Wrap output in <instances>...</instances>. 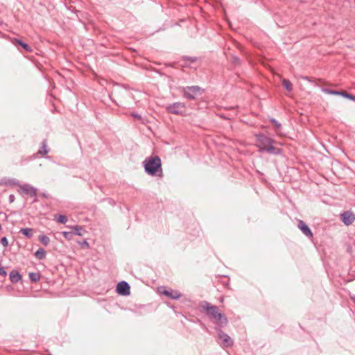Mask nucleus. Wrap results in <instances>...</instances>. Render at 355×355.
<instances>
[{
  "label": "nucleus",
  "instance_id": "6e6552de",
  "mask_svg": "<svg viewBox=\"0 0 355 355\" xmlns=\"http://www.w3.org/2000/svg\"><path fill=\"white\" fill-rule=\"evenodd\" d=\"M322 92H324L326 94H331V95L341 96L343 98H347L352 101H355V95L348 93L347 92H346L345 90H334V89H331L329 88H322Z\"/></svg>",
  "mask_w": 355,
  "mask_h": 355
},
{
  "label": "nucleus",
  "instance_id": "e433bc0d",
  "mask_svg": "<svg viewBox=\"0 0 355 355\" xmlns=\"http://www.w3.org/2000/svg\"><path fill=\"white\" fill-rule=\"evenodd\" d=\"M175 64V63H173V64H172L169 63V64H166V67H173V64Z\"/></svg>",
  "mask_w": 355,
  "mask_h": 355
},
{
  "label": "nucleus",
  "instance_id": "7c9ffc66",
  "mask_svg": "<svg viewBox=\"0 0 355 355\" xmlns=\"http://www.w3.org/2000/svg\"><path fill=\"white\" fill-rule=\"evenodd\" d=\"M131 116H132L133 118H135V119H137V120H141V121H143L141 116V115H139V114H137V112H132V113H131ZM142 123H144V121H142Z\"/></svg>",
  "mask_w": 355,
  "mask_h": 355
},
{
  "label": "nucleus",
  "instance_id": "a211bd4d",
  "mask_svg": "<svg viewBox=\"0 0 355 355\" xmlns=\"http://www.w3.org/2000/svg\"><path fill=\"white\" fill-rule=\"evenodd\" d=\"M19 233L23 234L26 238L31 239L33 237V229L29 228V227L21 228L19 230Z\"/></svg>",
  "mask_w": 355,
  "mask_h": 355
},
{
  "label": "nucleus",
  "instance_id": "f3484780",
  "mask_svg": "<svg viewBox=\"0 0 355 355\" xmlns=\"http://www.w3.org/2000/svg\"><path fill=\"white\" fill-rule=\"evenodd\" d=\"M71 229L73 231V236L78 235V236H82L84 232H86L85 230L83 228V226L80 225H74L71 227Z\"/></svg>",
  "mask_w": 355,
  "mask_h": 355
},
{
  "label": "nucleus",
  "instance_id": "9b49d317",
  "mask_svg": "<svg viewBox=\"0 0 355 355\" xmlns=\"http://www.w3.org/2000/svg\"><path fill=\"white\" fill-rule=\"evenodd\" d=\"M116 291L121 295L126 296L130 293V286L128 282L121 281L117 284Z\"/></svg>",
  "mask_w": 355,
  "mask_h": 355
},
{
  "label": "nucleus",
  "instance_id": "7ed1b4c3",
  "mask_svg": "<svg viewBox=\"0 0 355 355\" xmlns=\"http://www.w3.org/2000/svg\"><path fill=\"white\" fill-rule=\"evenodd\" d=\"M203 92L204 89L198 85L188 86L182 89L183 96L189 100L196 99V96L202 94Z\"/></svg>",
  "mask_w": 355,
  "mask_h": 355
},
{
  "label": "nucleus",
  "instance_id": "a878e982",
  "mask_svg": "<svg viewBox=\"0 0 355 355\" xmlns=\"http://www.w3.org/2000/svg\"><path fill=\"white\" fill-rule=\"evenodd\" d=\"M16 43L17 44H19V46H21L24 50H26V51H31V48L28 46V44H27L26 43L24 42L23 41L21 40H17L16 39Z\"/></svg>",
  "mask_w": 355,
  "mask_h": 355
},
{
  "label": "nucleus",
  "instance_id": "ea45409f",
  "mask_svg": "<svg viewBox=\"0 0 355 355\" xmlns=\"http://www.w3.org/2000/svg\"><path fill=\"white\" fill-rule=\"evenodd\" d=\"M153 69H155V70H154V71H155V72H156V73H158L161 74V73H159L158 70H156L155 68H153Z\"/></svg>",
  "mask_w": 355,
  "mask_h": 355
},
{
  "label": "nucleus",
  "instance_id": "aec40b11",
  "mask_svg": "<svg viewBox=\"0 0 355 355\" xmlns=\"http://www.w3.org/2000/svg\"><path fill=\"white\" fill-rule=\"evenodd\" d=\"M29 279L33 283L37 282L41 278L40 272H31L28 274Z\"/></svg>",
  "mask_w": 355,
  "mask_h": 355
},
{
  "label": "nucleus",
  "instance_id": "f8f14e48",
  "mask_svg": "<svg viewBox=\"0 0 355 355\" xmlns=\"http://www.w3.org/2000/svg\"><path fill=\"white\" fill-rule=\"evenodd\" d=\"M340 219L345 225H349L355 220V215L350 211H345L340 214Z\"/></svg>",
  "mask_w": 355,
  "mask_h": 355
},
{
  "label": "nucleus",
  "instance_id": "5701e85b",
  "mask_svg": "<svg viewBox=\"0 0 355 355\" xmlns=\"http://www.w3.org/2000/svg\"><path fill=\"white\" fill-rule=\"evenodd\" d=\"M282 85L288 92H291L293 90V84L288 79H283Z\"/></svg>",
  "mask_w": 355,
  "mask_h": 355
},
{
  "label": "nucleus",
  "instance_id": "a19ab883",
  "mask_svg": "<svg viewBox=\"0 0 355 355\" xmlns=\"http://www.w3.org/2000/svg\"><path fill=\"white\" fill-rule=\"evenodd\" d=\"M304 78H305V79H307V80H310V79H309V77H305Z\"/></svg>",
  "mask_w": 355,
  "mask_h": 355
},
{
  "label": "nucleus",
  "instance_id": "f704fd0d",
  "mask_svg": "<svg viewBox=\"0 0 355 355\" xmlns=\"http://www.w3.org/2000/svg\"><path fill=\"white\" fill-rule=\"evenodd\" d=\"M40 196H41L42 198H46V199L50 198V195H49V194H48V193H46V192H43V193H42L40 194Z\"/></svg>",
  "mask_w": 355,
  "mask_h": 355
},
{
  "label": "nucleus",
  "instance_id": "1a4fd4ad",
  "mask_svg": "<svg viewBox=\"0 0 355 355\" xmlns=\"http://www.w3.org/2000/svg\"><path fill=\"white\" fill-rule=\"evenodd\" d=\"M254 136L259 143L257 144V146L260 148V151L263 152L265 147L268 144V142H273V139L266 136L263 133H257L255 134Z\"/></svg>",
  "mask_w": 355,
  "mask_h": 355
},
{
  "label": "nucleus",
  "instance_id": "412c9836",
  "mask_svg": "<svg viewBox=\"0 0 355 355\" xmlns=\"http://www.w3.org/2000/svg\"><path fill=\"white\" fill-rule=\"evenodd\" d=\"M270 122L272 124V125L275 127V131L278 135H280V130L282 128V124L279 123L274 118H270L269 119Z\"/></svg>",
  "mask_w": 355,
  "mask_h": 355
},
{
  "label": "nucleus",
  "instance_id": "39448f33",
  "mask_svg": "<svg viewBox=\"0 0 355 355\" xmlns=\"http://www.w3.org/2000/svg\"><path fill=\"white\" fill-rule=\"evenodd\" d=\"M186 110V105L184 103L175 102L169 104L166 107V110L168 113L176 115L183 116Z\"/></svg>",
  "mask_w": 355,
  "mask_h": 355
},
{
  "label": "nucleus",
  "instance_id": "4c0bfd02",
  "mask_svg": "<svg viewBox=\"0 0 355 355\" xmlns=\"http://www.w3.org/2000/svg\"><path fill=\"white\" fill-rule=\"evenodd\" d=\"M223 300H224V297H221L220 298V302H223Z\"/></svg>",
  "mask_w": 355,
  "mask_h": 355
},
{
  "label": "nucleus",
  "instance_id": "37998d69",
  "mask_svg": "<svg viewBox=\"0 0 355 355\" xmlns=\"http://www.w3.org/2000/svg\"><path fill=\"white\" fill-rule=\"evenodd\" d=\"M49 355H51V354H49Z\"/></svg>",
  "mask_w": 355,
  "mask_h": 355
},
{
  "label": "nucleus",
  "instance_id": "c85d7f7f",
  "mask_svg": "<svg viewBox=\"0 0 355 355\" xmlns=\"http://www.w3.org/2000/svg\"><path fill=\"white\" fill-rule=\"evenodd\" d=\"M231 61H232V64H236V65L241 64L240 62V58L236 55H232Z\"/></svg>",
  "mask_w": 355,
  "mask_h": 355
},
{
  "label": "nucleus",
  "instance_id": "2eb2a0df",
  "mask_svg": "<svg viewBox=\"0 0 355 355\" xmlns=\"http://www.w3.org/2000/svg\"><path fill=\"white\" fill-rule=\"evenodd\" d=\"M9 278L12 284H17L21 279L22 277L18 270H12L10 272Z\"/></svg>",
  "mask_w": 355,
  "mask_h": 355
},
{
  "label": "nucleus",
  "instance_id": "f03ea898",
  "mask_svg": "<svg viewBox=\"0 0 355 355\" xmlns=\"http://www.w3.org/2000/svg\"><path fill=\"white\" fill-rule=\"evenodd\" d=\"M145 172L151 176L163 177L162 160L158 155L146 157L143 162Z\"/></svg>",
  "mask_w": 355,
  "mask_h": 355
},
{
  "label": "nucleus",
  "instance_id": "423d86ee",
  "mask_svg": "<svg viewBox=\"0 0 355 355\" xmlns=\"http://www.w3.org/2000/svg\"><path fill=\"white\" fill-rule=\"evenodd\" d=\"M157 292L172 300H178L182 296V293L177 290H173L167 286H162L157 288Z\"/></svg>",
  "mask_w": 355,
  "mask_h": 355
},
{
  "label": "nucleus",
  "instance_id": "ddd939ff",
  "mask_svg": "<svg viewBox=\"0 0 355 355\" xmlns=\"http://www.w3.org/2000/svg\"><path fill=\"white\" fill-rule=\"evenodd\" d=\"M297 227L301 232L309 239L313 237V232L308 225L302 220H299L297 223Z\"/></svg>",
  "mask_w": 355,
  "mask_h": 355
},
{
  "label": "nucleus",
  "instance_id": "58836bf2",
  "mask_svg": "<svg viewBox=\"0 0 355 355\" xmlns=\"http://www.w3.org/2000/svg\"><path fill=\"white\" fill-rule=\"evenodd\" d=\"M123 87L124 88H125V89H128L129 88V87L128 85H123Z\"/></svg>",
  "mask_w": 355,
  "mask_h": 355
},
{
  "label": "nucleus",
  "instance_id": "cd10ccee",
  "mask_svg": "<svg viewBox=\"0 0 355 355\" xmlns=\"http://www.w3.org/2000/svg\"><path fill=\"white\" fill-rule=\"evenodd\" d=\"M62 234L67 240L70 241V240L73 239V233L72 230L69 232H67V231L62 232Z\"/></svg>",
  "mask_w": 355,
  "mask_h": 355
},
{
  "label": "nucleus",
  "instance_id": "9d476101",
  "mask_svg": "<svg viewBox=\"0 0 355 355\" xmlns=\"http://www.w3.org/2000/svg\"><path fill=\"white\" fill-rule=\"evenodd\" d=\"M276 145H281V144L276 140L273 139V142H268L265 147L263 152H266L270 155H279L283 153V150L277 148Z\"/></svg>",
  "mask_w": 355,
  "mask_h": 355
},
{
  "label": "nucleus",
  "instance_id": "72a5a7b5",
  "mask_svg": "<svg viewBox=\"0 0 355 355\" xmlns=\"http://www.w3.org/2000/svg\"><path fill=\"white\" fill-rule=\"evenodd\" d=\"M15 200V197L13 194H10L9 196V202L10 203H12Z\"/></svg>",
  "mask_w": 355,
  "mask_h": 355
},
{
  "label": "nucleus",
  "instance_id": "473e14b6",
  "mask_svg": "<svg viewBox=\"0 0 355 355\" xmlns=\"http://www.w3.org/2000/svg\"><path fill=\"white\" fill-rule=\"evenodd\" d=\"M0 275L3 277H6L7 275V272L3 267H0Z\"/></svg>",
  "mask_w": 355,
  "mask_h": 355
},
{
  "label": "nucleus",
  "instance_id": "4468645a",
  "mask_svg": "<svg viewBox=\"0 0 355 355\" xmlns=\"http://www.w3.org/2000/svg\"><path fill=\"white\" fill-rule=\"evenodd\" d=\"M183 61L184 62V65H181L180 67H186L185 65H189L191 64H196L201 65L202 64L201 58L198 57H191V56H183Z\"/></svg>",
  "mask_w": 355,
  "mask_h": 355
},
{
  "label": "nucleus",
  "instance_id": "c756f323",
  "mask_svg": "<svg viewBox=\"0 0 355 355\" xmlns=\"http://www.w3.org/2000/svg\"><path fill=\"white\" fill-rule=\"evenodd\" d=\"M0 242L4 247H7L8 245V241L6 236L2 237L0 240Z\"/></svg>",
  "mask_w": 355,
  "mask_h": 355
},
{
  "label": "nucleus",
  "instance_id": "2f4dec72",
  "mask_svg": "<svg viewBox=\"0 0 355 355\" xmlns=\"http://www.w3.org/2000/svg\"><path fill=\"white\" fill-rule=\"evenodd\" d=\"M78 243L83 248H89V243L86 240H84L82 242Z\"/></svg>",
  "mask_w": 355,
  "mask_h": 355
},
{
  "label": "nucleus",
  "instance_id": "4be33fe9",
  "mask_svg": "<svg viewBox=\"0 0 355 355\" xmlns=\"http://www.w3.org/2000/svg\"><path fill=\"white\" fill-rule=\"evenodd\" d=\"M49 153V150L46 146V140L44 139L42 141V146L38 150L37 153L41 155L42 156L46 155Z\"/></svg>",
  "mask_w": 355,
  "mask_h": 355
},
{
  "label": "nucleus",
  "instance_id": "dca6fc26",
  "mask_svg": "<svg viewBox=\"0 0 355 355\" xmlns=\"http://www.w3.org/2000/svg\"><path fill=\"white\" fill-rule=\"evenodd\" d=\"M0 185L6 186H19L20 187L19 181L16 179H9L4 178L0 181Z\"/></svg>",
  "mask_w": 355,
  "mask_h": 355
},
{
  "label": "nucleus",
  "instance_id": "79ce46f5",
  "mask_svg": "<svg viewBox=\"0 0 355 355\" xmlns=\"http://www.w3.org/2000/svg\"><path fill=\"white\" fill-rule=\"evenodd\" d=\"M1 229H2V226H1V225L0 224V231L1 230Z\"/></svg>",
  "mask_w": 355,
  "mask_h": 355
},
{
  "label": "nucleus",
  "instance_id": "393cba45",
  "mask_svg": "<svg viewBox=\"0 0 355 355\" xmlns=\"http://www.w3.org/2000/svg\"><path fill=\"white\" fill-rule=\"evenodd\" d=\"M220 283L227 288L230 289V278L227 276L220 277Z\"/></svg>",
  "mask_w": 355,
  "mask_h": 355
},
{
  "label": "nucleus",
  "instance_id": "bb28decb",
  "mask_svg": "<svg viewBox=\"0 0 355 355\" xmlns=\"http://www.w3.org/2000/svg\"><path fill=\"white\" fill-rule=\"evenodd\" d=\"M56 220L60 224H64L67 222V217L65 215L58 214L55 216Z\"/></svg>",
  "mask_w": 355,
  "mask_h": 355
},
{
  "label": "nucleus",
  "instance_id": "b1692460",
  "mask_svg": "<svg viewBox=\"0 0 355 355\" xmlns=\"http://www.w3.org/2000/svg\"><path fill=\"white\" fill-rule=\"evenodd\" d=\"M38 240L44 245L47 246L50 243V239L44 234L38 236Z\"/></svg>",
  "mask_w": 355,
  "mask_h": 355
},
{
  "label": "nucleus",
  "instance_id": "20e7f679",
  "mask_svg": "<svg viewBox=\"0 0 355 355\" xmlns=\"http://www.w3.org/2000/svg\"><path fill=\"white\" fill-rule=\"evenodd\" d=\"M18 193L21 195L26 194L27 196L33 198V203L38 202L37 189L29 184H24L19 187Z\"/></svg>",
  "mask_w": 355,
  "mask_h": 355
},
{
  "label": "nucleus",
  "instance_id": "6ab92c4d",
  "mask_svg": "<svg viewBox=\"0 0 355 355\" xmlns=\"http://www.w3.org/2000/svg\"><path fill=\"white\" fill-rule=\"evenodd\" d=\"M35 257L39 259V260H43L46 258V251L42 248H40L34 254Z\"/></svg>",
  "mask_w": 355,
  "mask_h": 355
},
{
  "label": "nucleus",
  "instance_id": "f257e3e1",
  "mask_svg": "<svg viewBox=\"0 0 355 355\" xmlns=\"http://www.w3.org/2000/svg\"><path fill=\"white\" fill-rule=\"evenodd\" d=\"M200 306L206 315L218 326L217 327H225L227 325V318L224 313L219 311L217 306L213 305L207 301H202L200 303Z\"/></svg>",
  "mask_w": 355,
  "mask_h": 355
},
{
  "label": "nucleus",
  "instance_id": "c9c22d12",
  "mask_svg": "<svg viewBox=\"0 0 355 355\" xmlns=\"http://www.w3.org/2000/svg\"><path fill=\"white\" fill-rule=\"evenodd\" d=\"M1 214H3V215H4V216H5V219H6V220H7V218H8V216L6 214V213H3V212H1H1H0V215H1Z\"/></svg>",
  "mask_w": 355,
  "mask_h": 355
},
{
  "label": "nucleus",
  "instance_id": "0eeeda50",
  "mask_svg": "<svg viewBox=\"0 0 355 355\" xmlns=\"http://www.w3.org/2000/svg\"><path fill=\"white\" fill-rule=\"evenodd\" d=\"M221 327H216L215 329L218 334V338L221 340L222 342L220 343V346L223 348H227L233 346L234 341L230 338L229 335H227L226 333H225L221 329Z\"/></svg>",
  "mask_w": 355,
  "mask_h": 355
}]
</instances>
